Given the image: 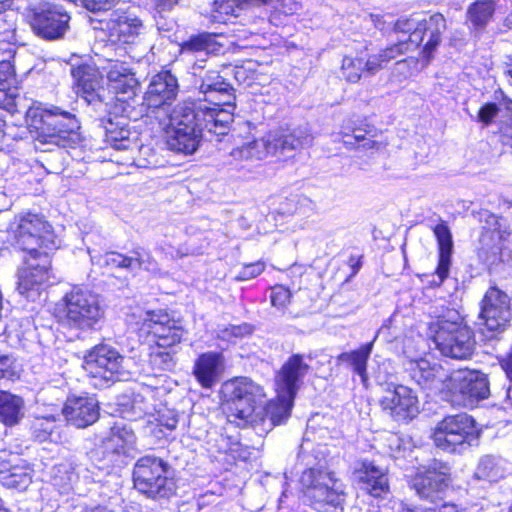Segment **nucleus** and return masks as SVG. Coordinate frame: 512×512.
<instances>
[{"label": "nucleus", "mask_w": 512, "mask_h": 512, "mask_svg": "<svg viewBox=\"0 0 512 512\" xmlns=\"http://www.w3.org/2000/svg\"><path fill=\"white\" fill-rule=\"evenodd\" d=\"M12 360L8 354L0 351V379L5 377L7 370L10 368Z\"/></svg>", "instance_id": "nucleus-59"}, {"label": "nucleus", "mask_w": 512, "mask_h": 512, "mask_svg": "<svg viewBox=\"0 0 512 512\" xmlns=\"http://www.w3.org/2000/svg\"><path fill=\"white\" fill-rule=\"evenodd\" d=\"M31 478L28 474L24 473L19 477L16 474H11L9 476V480L6 482L8 486L16 487V488H26L30 483Z\"/></svg>", "instance_id": "nucleus-56"}, {"label": "nucleus", "mask_w": 512, "mask_h": 512, "mask_svg": "<svg viewBox=\"0 0 512 512\" xmlns=\"http://www.w3.org/2000/svg\"><path fill=\"white\" fill-rule=\"evenodd\" d=\"M446 29V20L440 13L428 18H400L394 24V31L407 36L412 49L422 46V55L428 63L441 43L442 33Z\"/></svg>", "instance_id": "nucleus-12"}, {"label": "nucleus", "mask_w": 512, "mask_h": 512, "mask_svg": "<svg viewBox=\"0 0 512 512\" xmlns=\"http://www.w3.org/2000/svg\"><path fill=\"white\" fill-rule=\"evenodd\" d=\"M176 351L170 348H160L157 346L150 353V363L158 370H172L176 365Z\"/></svg>", "instance_id": "nucleus-46"}, {"label": "nucleus", "mask_w": 512, "mask_h": 512, "mask_svg": "<svg viewBox=\"0 0 512 512\" xmlns=\"http://www.w3.org/2000/svg\"><path fill=\"white\" fill-rule=\"evenodd\" d=\"M383 412L395 421H407L419 413V401L411 388L388 383L380 399Z\"/></svg>", "instance_id": "nucleus-18"}, {"label": "nucleus", "mask_w": 512, "mask_h": 512, "mask_svg": "<svg viewBox=\"0 0 512 512\" xmlns=\"http://www.w3.org/2000/svg\"><path fill=\"white\" fill-rule=\"evenodd\" d=\"M510 297L497 287H490L482 301L478 317L480 333L492 340L503 333L511 321Z\"/></svg>", "instance_id": "nucleus-14"}, {"label": "nucleus", "mask_w": 512, "mask_h": 512, "mask_svg": "<svg viewBox=\"0 0 512 512\" xmlns=\"http://www.w3.org/2000/svg\"><path fill=\"white\" fill-rule=\"evenodd\" d=\"M503 460L492 455L483 456L476 468L477 479L496 482L504 476Z\"/></svg>", "instance_id": "nucleus-41"}, {"label": "nucleus", "mask_w": 512, "mask_h": 512, "mask_svg": "<svg viewBox=\"0 0 512 512\" xmlns=\"http://www.w3.org/2000/svg\"><path fill=\"white\" fill-rule=\"evenodd\" d=\"M294 398L289 397L283 391H277L276 399L270 400L265 406L261 405L259 411H261V416L266 419L265 423H258V426H262V431L268 432L289 418Z\"/></svg>", "instance_id": "nucleus-31"}, {"label": "nucleus", "mask_w": 512, "mask_h": 512, "mask_svg": "<svg viewBox=\"0 0 512 512\" xmlns=\"http://www.w3.org/2000/svg\"><path fill=\"white\" fill-rule=\"evenodd\" d=\"M195 76V85L203 98L196 100L202 102L215 113L229 112L231 122L235 110L234 89L216 70H205L204 59L195 61L192 66Z\"/></svg>", "instance_id": "nucleus-9"}, {"label": "nucleus", "mask_w": 512, "mask_h": 512, "mask_svg": "<svg viewBox=\"0 0 512 512\" xmlns=\"http://www.w3.org/2000/svg\"><path fill=\"white\" fill-rule=\"evenodd\" d=\"M238 0H214L210 18L212 22L225 23L231 16H237Z\"/></svg>", "instance_id": "nucleus-43"}, {"label": "nucleus", "mask_w": 512, "mask_h": 512, "mask_svg": "<svg viewBox=\"0 0 512 512\" xmlns=\"http://www.w3.org/2000/svg\"><path fill=\"white\" fill-rule=\"evenodd\" d=\"M434 235L438 244V265L436 274L441 284L449 275L451 266V256L453 252L452 233L445 222L437 224L433 228Z\"/></svg>", "instance_id": "nucleus-34"}, {"label": "nucleus", "mask_w": 512, "mask_h": 512, "mask_svg": "<svg viewBox=\"0 0 512 512\" xmlns=\"http://www.w3.org/2000/svg\"><path fill=\"white\" fill-rule=\"evenodd\" d=\"M20 101L18 82L14 67L10 62L0 63V107L14 113L18 111Z\"/></svg>", "instance_id": "nucleus-32"}, {"label": "nucleus", "mask_w": 512, "mask_h": 512, "mask_svg": "<svg viewBox=\"0 0 512 512\" xmlns=\"http://www.w3.org/2000/svg\"><path fill=\"white\" fill-rule=\"evenodd\" d=\"M290 298V290L282 285H276L271 289V304L278 309L286 308L287 304L290 302Z\"/></svg>", "instance_id": "nucleus-49"}, {"label": "nucleus", "mask_w": 512, "mask_h": 512, "mask_svg": "<svg viewBox=\"0 0 512 512\" xmlns=\"http://www.w3.org/2000/svg\"><path fill=\"white\" fill-rule=\"evenodd\" d=\"M167 145L170 150L185 155L197 151L204 133L226 135L231 124L229 112L215 113L202 102L186 100L177 104L169 114Z\"/></svg>", "instance_id": "nucleus-1"}, {"label": "nucleus", "mask_w": 512, "mask_h": 512, "mask_svg": "<svg viewBox=\"0 0 512 512\" xmlns=\"http://www.w3.org/2000/svg\"><path fill=\"white\" fill-rule=\"evenodd\" d=\"M155 2H156V5L161 10H167V9L172 8L175 4H177L178 0H155Z\"/></svg>", "instance_id": "nucleus-62"}, {"label": "nucleus", "mask_w": 512, "mask_h": 512, "mask_svg": "<svg viewBox=\"0 0 512 512\" xmlns=\"http://www.w3.org/2000/svg\"><path fill=\"white\" fill-rule=\"evenodd\" d=\"M7 234L10 245L27 254L57 248L51 226L38 214L16 216Z\"/></svg>", "instance_id": "nucleus-7"}, {"label": "nucleus", "mask_w": 512, "mask_h": 512, "mask_svg": "<svg viewBox=\"0 0 512 512\" xmlns=\"http://www.w3.org/2000/svg\"><path fill=\"white\" fill-rule=\"evenodd\" d=\"M136 436L130 427L117 423L111 428V435L105 443L107 450L116 454L129 455L134 449Z\"/></svg>", "instance_id": "nucleus-37"}, {"label": "nucleus", "mask_w": 512, "mask_h": 512, "mask_svg": "<svg viewBox=\"0 0 512 512\" xmlns=\"http://www.w3.org/2000/svg\"><path fill=\"white\" fill-rule=\"evenodd\" d=\"M178 91V80L170 71H162L154 75L143 96L140 114L151 113L158 118V114L163 112L169 116L170 106L176 99Z\"/></svg>", "instance_id": "nucleus-17"}, {"label": "nucleus", "mask_w": 512, "mask_h": 512, "mask_svg": "<svg viewBox=\"0 0 512 512\" xmlns=\"http://www.w3.org/2000/svg\"><path fill=\"white\" fill-rule=\"evenodd\" d=\"M151 410V404L145 400V397L140 394H134L131 399V410L130 416L134 418H140L143 415L149 413Z\"/></svg>", "instance_id": "nucleus-50"}, {"label": "nucleus", "mask_w": 512, "mask_h": 512, "mask_svg": "<svg viewBox=\"0 0 512 512\" xmlns=\"http://www.w3.org/2000/svg\"><path fill=\"white\" fill-rule=\"evenodd\" d=\"M309 369L310 366L304 361L302 355H292L276 376V391H283L289 397H295Z\"/></svg>", "instance_id": "nucleus-28"}, {"label": "nucleus", "mask_w": 512, "mask_h": 512, "mask_svg": "<svg viewBox=\"0 0 512 512\" xmlns=\"http://www.w3.org/2000/svg\"><path fill=\"white\" fill-rule=\"evenodd\" d=\"M342 136V142L343 144L348 148H354L357 141L353 139L352 132H349L347 128H344V130H341L339 133Z\"/></svg>", "instance_id": "nucleus-61"}, {"label": "nucleus", "mask_w": 512, "mask_h": 512, "mask_svg": "<svg viewBox=\"0 0 512 512\" xmlns=\"http://www.w3.org/2000/svg\"><path fill=\"white\" fill-rule=\"evenodd\" d=\"M341 73L347 82L357 83L361 79L362 75L373 76L377 72L370 71L368 57L345 56L342 60Z\"/></svg>", "instance_id": "nucleus-40"}, {"label": "nucleus", "mask_w": 512, "mask_h": 512, "mask_svg": "<svg viewBox=\"0 0 512 512\" xmlns=\"http://www.w3.org/2000/svg\"><path fill=\"white\" fill-rule=\"evenodd\" d=\"M218 50L215 41V35L211 33H201L191 36L187 41L181 44V54L186 57H194L195 61H200Z\"/></svg>", "instance_id": "nucleus-35"}, {"label": "nucleus", "mask_w": 512, "mask_h": 512, "mask_svg": "<svg viewBox=\"0 0 512 512\" xmlns=\"http://www.w3.org/2000/svg\"><path fill=\"white\" fill-rule=\"evenodd\" d=\"M406 373L421 388L436 390L446 388L450 376L441 365L432 364L424 358L409 361Z\"/></svg>", "instance_id": "nucleus-24"}, {"label": "nucleus", "mask_w": 512, "mask_h": 512, "mask_svg": "<svg viewBox=\"0 0 512 512\" xmlns=\"http://www.w3.org/2000/svg\"><path fill=\"white\" fill-rule=\"evenodd\" d=\"M171 466L160 457L147 455L133 469L135 488L151 499H166L175 494L176 484Z\"/></svg>", "instance_id": "nucleus-6"}, {"label": "nucleus", "mask_w": 512, "mask_h": 512, "mask_svg": "<svg viewBox=\"0 0 512 512\" xmlns=\"http://www.w3.org/2000/svg\"><path fill=\"white\" fill-rule=\"evenodd\" d=\"M27 17L32 30L47 40L62 38L69 29L71 19L62 5L50 0L29 5Z\"/></svg>", "instance_id": "nucleus-15"}, {"label": "nucleus", "mask_w": 512, "mask_h": 512, "mask_svg": "<svg viewBox=\"0 0 512 512\" xmlns=\"http://www.w3.org/2000/svg\"><path fill=\"white\" fill-rule=\"evenodd\" d=\"M387 329L386 326H382L376 333L374 339L360 346L356 350H352L349 352H343L338 355L337 363L344 364L347 368L351 369L355 374H357L361 382L366 384L368 381V373H367V363L370 358V355L373 350V345L378 335L383 333V331Z\"/></svg>", "instance_id": "nucleus-33"}, {"label": "nucleus", "mask_w": 512, "mask_h": 512, "mask_svg": "<svg viewBox=\"0 0 512 512\" xmlns=\"http://www.w3.org/2000/svg\"><path fill=\"white\" fill-rule=\"evenodd\" d=\"M24 416L22 398L6 391H0V421L7 426L17 424Z\"/></svg>", "instance_id": "nucleus-38"}, {"label": "nucleus", "mask_w": 512, "mask_h": 512, "mask_svg": "<svg viewBox=\"0 0 512 512\" xmlns=\"http://www.w3.org/2000/svg\"><path fill=\"white\" fill-rule=\"evenodd\" d=\"M450 476L447 464L434 461L424 472L416 474L412 486L421 499L437 504L451 482Z\"/></svg>", "instance_id": "nucleus-19"}, {"label": "nucleus", "mask_w": 512, "mask_h": 512, "mask_svg": "<svg viewBox=\"0 0 512 512\" xmlns=\"http://www.w3.org/2000/svg\"><path fill=\"white\" fill-rule=\"evenodd\" d=\"M265 269V264L263 262H255L244 265L238 275L236 276V280L244 281L257 277L260 275Z\"/></svg>", "instance_id": "nucleus-51"}, {"label": "nucleus", "mask_w": 512, "mask_h": 512, "mask_svg": "<svg viewBox=\"0 0 512 512\" xmlns=\"http://www.w3.org/2000/svg\"><path fill=\"white\" fill-rule=\"evenodd\" d=\"M49 250L27 254L24 264L18 270V291L25 295L35 286L41 285L50 278L51 260Z\"/></svg>", "instance_id": "nucleus-22"}, {"label": "nucleus", "mask_w": 512, "mask_h": 512, "mask_svg": "<svg viewBox=\"0 0 512 512\" xmlns=\"http://www.w3.org/2000/svg\"><path fill=\"white\" fill-rule=\"evenodd\" d=\"M503 26L507 29H512V12L509 13L503 20Z\"/></svg>", "instance_id": "nucleus-64"}, {"label": "nucleus", "mask_w": 512, "mask_h": 512, "mask_svg": "<svg viewBox=\"0 0 512 512\" xmlns=\"http://www.w3.org/2000/svg\"><path fill=\"white\" fill-rule=\"evenodd\" d=\"M486 237L487 235H484L482 238L483 245L478 250V257L483 263L491 268L504 260V251L499 237L498 242L491 246L484 243Z\"/></svg>", "instance_id": "nucleus-44"}, {"label": "nucleus", "mask_w": 512, "mask_h": 512, "mask_svg": "<svg viewBox=\"0 0 512 512\" xmlns=\"http://www.w3.org/2000/svg\"><path fill=\"white\" fill-rule=\"evenodd\" d=\"M160 251L163 252L166 255V257H168L170 259L182 258L185 255H187L186 250H183L180 247L175 248L169 243L162 244L160 246Z\"/></svg>", "instance_id": "nucleus-54"}, {"label": "nucleus", "mask_w": 512, "mask_h": 512, "mask_svg": "<svg viewBox=\"0 0 512 512\" xmlns=\"http://www.w3.org/2000/svg\"><path fill=\"white\" fill-rule=\"evenodd\" d=\"M446 388L454 406L473 408L490 396L488 376L479 370L460 369L452 372Z\"/></svg>", "instance_id": "nucleus-13"}, {"label": "nucleus", "mask_w": 512, "mask_h": 512, "mask_svg": "<svg viewBox=\"0 0 512 512\" xmlns=\"http://www.w3.org/2000/svg\"><path fill=\"white\" fill-rule=\"evenodd\" d=\"M348 130H349V132H352L353 139L355 141H357V143L363 142L362 146L365 147V148L366 147L367 148L372 147V143L373 142L366 139L365 134L362 132L361 129H359V128H352V129H348Z\"/></svg>", "instance_id": "nucleus-58"}, {"label": "nucleus", "mask_w": 512, "mask_h": 512, "mask_svg": "<svg viewBox=\"0 0 512 512\" xmlns=\"http://www.w3.org/2000/svg\"><path fill=\"white\" fill-rule=\"evenodd\" d=\"M121 109L122 115H109L101 120V125L105 132V142L108 145L116 150H128L136 144L130 137L129 118L132 115L126 106Z\"/></svg>", "instance_id": "nucleus-26"}, {"label": "nucleus", "mask_w": 512, "mask_h": 512, "mask_svg": "<svg viewBox=\"0 0 512 512\" xmlns=\"http://www.w3.org/2000/svg\"><path fill=\"white\" fill-rule=\"evenodd\" d=\"M354 477L360 489L373 497H381L389 490L387 475L371 461H357L354 466Z\"/></svg>", "instance_id": "nucleus-29"}, {"label": "nucleus", "mask_w": 512, "mask_h": 512, "mask_svg": "<svg viewBox=\"0 0 512 512\" xmlns=\"http://www.w3.org/2000/svg\"><path fill=\"white\" fill-rule=\"evenodd\" d=\"M498 112L499 108L495 103H487L480 108L478 121L482 122L484 125H489L497 116Z\"/></svg>", "instance_id": "nucleus-52"}, {"label": "nucleus", "mask_w": 512, "mask_h": 512, "mask_svg": "<svg viewBox=\"0 0 512 512\" xmlns=\"http://www.w3.org/2000/svg\"><path fill=\"white\" fill-rule=\"evenodd\" d=\"M143 326L156 338V345L160 348L172 349L181 342L184 335L180 323L161 310L147 311L143 318Z\"/></svg>", "instance_id": "nucleus-20"}, {"label": "nucleus", "mask_w": 512, "mask_h": 512, "mask_svg": "<svg viewBox=\"0 0 512 512\" xmlns=\"http://www.w3.org/2000/svg\"><path fill=\"white\" fill-rule=\"evenodd\" d=\"M131 258L134 263H132L130 271L143 269L155 275L160 273L158 263L149 252L137 248L133 250Z\"/></svg>", "instance_id": "nucleus-47"}, {"label": "nucleus", "mask_w": 512, "mask_h": 512, "mask_svg": "<svg viewBox=\"0 0 512 512\" xmlns=\"http://www.w3.org/2000/svg\"><path fill=\"white\" fill-rule=\"evenodd\" d=\"M84 512H115V511L107 506L97 505V506L87 508Z\"/></svg>", "instance_id": "nucleus-63"}, {"label": "nucleus", "mask_w": 512, "mask_h": 512, "mask_svg": "<svg viewBox=\"0 0 512 512\" xmlns=\"http://www.w3.org/2000/svg\"><path fill=\"white\" fill-rule=\"evenodd\" d=\"M433 341L443 356L458 360L470 358L476 344L472 329L456 313L438 320Z\"/></svg>", "instance_id": "nucleus-11"}, {"label": "nucleus", "mask_w": 512, "mask_h": 512, "mask_svg": "<svg viewBox=\"0 0 512 512\" xmlns=\"http://www.w3.org/2000/svg\"><path fill=\"white\" fill-rule=\"evenodd\" d=\"M412 50L408 38L405 36L400 37L396 43L381 49L376 54L368 56L369 69L372 72H379L384 69L390 61Z\"/></svg>", "instance_id": "nucleus-36"}, {"label": "nucleus", "mask_w": 512, "mask_h": 512, "mask_svg": "<svg viewBox=\"0 0 512 512\" xmlns=\"http://www.w3.org/2000/svg\"><path fill=\"white\" fill-rule=\"evenodd\" d=\"M71 76L73 78V90L88 105L102 106L100 95L102 88V76L94 64L80 63L72 65Z\"/></svg>", "instance_id": "nucleus-21"}, {"label": "nucleus", "mask_w": 512, "mask_h": 512, "mask_svg": "<svg viewBox=\"0 0 512 512\" xmlns=\"http://www.w3.org/2000/svg\"><path fill=\"white\" fill-rule=\"evenodd\" d=\"M88 252L92 263L101 267L122 268L130 271L132 263H134L131 256H126L116 251L106 252L103 255H94L90 249H88Z\"/></svg>", "instance_id": "nucleus-42"}, {"label": "nucleus", "mask_w": 512, "mask_h": 512, "mask_svg": "<svg viewBox=\"0 0 512 512\" xmlns=\"http://www.w3.org/2000/svg\"><path fill=\"white\" fill-rule=\"evenodd\" d=\"M432 437L437 448L460 454L478 441L480 430L474 418L463 413L446 416L438 422Z\"/></svg>", "instance_id": "nucleus-10"}, {"label": "nucleus", "mask_w": 512, "mask_h": 512, "mask_svg": "<svg viewBox=\"0 0 512 512\" xmlns=\"http://www.w3.org/2000/svg\"><path fill=\"white\" fill-rule=\"evenodd\" d=\"M27 121L35 133V147L51 145L59 148H76L82 145L81 125L76 115L59 106L30 108Z\"/></svg>", "instance_id": "nucleus-2"}, {"label": "nucleus", "mask_w": 512, "mask_h": 512, "mask_svg": "<svg viewBox=\"0 0 512 512\" xmlns=\"http://www.w3.org/2000/svg\"><path fill=\"white\" fill-rule=\"evenodd\" d=\"M314 137L307 128H296L292 132H272L232 152L235 158L262 160L269 156L286 159L302 148L309 147Z\"/></svg>", "instance_id": "nucleus-4"}, {"label": "nucleus", "mask_w": 512, "mask_h": 512, "mask_svg": "<svg viewBox=\"0 0 512 512\" xmlns=\"http://www.w3.org/2000/svg\"><path fill=\"white\" fill-rule=\"evenodd\" d=\"M63 415L66 421L77 428H86L99 418V404L95 397L82 395L67 398Z\"/></svg>", "instance_id": "nucleus-25"}, {"label": "nucleus", "mask_w": 512, "mask_h": 512, "mask_svg": "<svg viewBox=\"0 0 512 512\" xmlns=\"http://www.w3.org/2000/svg\"><path fill=\"white\" fill-rule=\"evenodd\" d=\"M506 377L512 382V347L505 360L501 364Z\"/></svg>", "instance_id": "nucleus-60"}, {"label": "nucleus", "mask_w": 512, "mask_h": 512, "mask_svg": "<svg viewBox=\"0 0 512 512\" xmlns=\"http://www.w3.org/2000/svg\"><path fill=\"white\" fill-rule=\"evenodd\" d=\"M108 25L111 36L125 44L134 43L145 30L143 21L133 7H120L114 10L110 14Z\"/></svg>", "instance_id": "nucleus-23"}, {"label": "nucleus", "mask_w": 512, "mask_h": 512, "mask_svg": "<svg viewBox=\"0 0 512 512\" xmlns=\"http://www.w3.org/2000/svg\"><path fill=\"white\" fill-rule=\"evenodd\" d=\"M223 368V357L217 352H205L194 362L193 374L204 388L213 387L219 380Z\"/></svg>", "instance_id": "nucleus-30"}, {"label": "nucleus", "mask_w": 512, "mask_h": 512, "mask_svg": "<svg viewBox=\"0 0 512 512\" xmlns=\"http://www.w3.org/2000/svg\"><path fill=\"white\" fill-rule=\"evenodd\" d=\"M56 420L54 417H36L31 421L30 430L35 440L39 442L47 441L54 429Z\"/></svg>", "instance_id": "nucleus-45"}, {"label": "nucleus", "mask_w": 512, "mask_h": 512, "mask_svg": "<svg viewBox=\"0 0 512 512\" xmlns=\"http://www.w3.org/2000/svg\"><path fill=\"white\" fill-rule=\"evenodd\" d=\"M157 426L163 436L172 432L179 422V414L174 409L164 408L158 411Z\"/></svg>", "instance_id": "nucleus-48"}, {"label": "nucleus", "mask_w": 512, "mask_h": 512, "mask_svg": "<svg viewBox=\"0 0 512 512\" xmlns=\"http://www.w3.org/2000/svg\"><path fill=\"white\" fill-rule=\"evenodd\" d=\"M225 391L228 395L226 413L229 422L235 423L238 427H257L258 423L266 422L259 411L265 396L260 385L242 377L226 383Z\"/></svg>", "instance_id": "nucleus-3"}, {"label": "nucleus", "mask_w": 512, "mask_h": 512, "mask_svg": "<svg viewBox=\"0 0 512 512\" xmlns=\"http://www.w3.org/2000/svg\"><path fill=\"white\" fill-rule=\"evenodd\" d=\"M495 12L493 0H477L467 9V21L475 30L484 29Z\"/></svg>", "instance_id": "nucleus-39"}, {"label": "nucleus", "mask_w": 512, "mask_h": 512, "mask_svg": "<svg viewBox=\"0 0 512 512\" xmlns=\"http://www.w3.org/2000/svg\"><path fill=\"white\" fill-rule=\"evenodd\" d=\"M300 484L309 505L318 512H333L344 502L340 482L324 467L304 470Z\"/></svg>", "instance_id": "nucleus-5"}, {"label": "nucleus", "mask_w": 512, "mask_h": 512, "mask_svg": "<svg viewBox=\"0 0 512 512\" xmlns=\"http://www.w3.org/2000/svg\"><path fill=\"white\" fill-rule=\"evenodd\" d=\"M85 369L93 377L106 384L126 380L125 357L113 346L100 343L94 346L84 357Z\"/></svg>", "instance_id": "nucleus-16"}, {"label": "nucleus", "mask_w": 512, "mask_h": 512, "mask_svg": "<svg viewBox=\"0 0 512 512\" xmlns=\"http://www.w3.org/2000/svg\"><path fill=\"white\" fill-rule=\"evenodd\" d=\"M60 313L64 325L87 331L95 329L103 319L105 311L97 294L74 288L63 297Z\"/></svg>", "instance_id": "nucleus-8"}, {"label": "nucleus", "mask_w": 512, "mask_h": 512, "mask_svg": "<svg viewBox=\"0 0 512 512\" xmlns=\"http://www.w3.org/2000/svg\"><path fill=\"white\" fill-rule=\"evenodd\" d=\"M478 216L479 221L485 223L483 226L484 229H487L488 231H495L498 228V217L495 214L488 210H482L478 213Z\"/></svg>", "instance_id": "nucleus-53"}, {"label": "nucleus", "mask_w": 512, "mask_h": 512, "mask_svg": "<svg viewBox=\"0 0 512 512\" xmlns=\"http://www.w3.org/2000/svg\"><path fill=\"white\" fill-rule=\"evenodd\" d=\"M107 79L110 90L116 95V100L129 108V100L136 96L139 86L135 74L125 63L116 62L110 66Z\"/></svg>", "instance_id": "nucleus-27"}, {"label": "nucleus", "mask_w": 512, "mask_h": 512, "mask_svg": "<svg viewBox=\"0 0 512 512\" xmlns=\"http://www.w3.org/2000/svg\"><path fill=\"white\" fill-rule=\"evenodd\" d=\"M407 512H458L456 505L454 504H443L439 507L438 510L435 509H422V508H416V509H408Z\"/></svg>", "instance_id": "nucleus-57"}, {"label": "nucleus", "mask_w": 512, "mask_h": 512, "mask_svg": "<svg viewBox=\"0 0 512 512\" xmlns=\"http://www.w3.org/2000/svg\"><path fill=\"white\" fill-rule=\"evenodd\" d=\"M252 328L248 324L243 325H233L229 329L223 331V338L227 337V334L232 335L234 337H242L247 334H251Z\"/></svg>", "instance_id": "nucleus-55"}]
</instances>
